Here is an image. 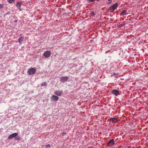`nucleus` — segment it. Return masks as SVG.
I'll return each mask as SVG.
<instances>
[{"label": "nucleus", "mask_w": 148, "mask_h": 148, "mask_svg": "<svg viewBox=\"0 0 148 148\" xmlns=\"http://www.w3.org/2000/svg\"><path fill=\"white\" fill-rule=\"evenodd\" d=\"M95 0H88V1H89V2H92L94 1Z\"/></svg>", "instance_id": "obj_20"}, {"label": "nucleus", "mask_w": 148, "mask_h": 148, "mask_svg": "<svg viewBox=\"0 0 148 148\" xmlns=\"http://www.w3.org/2000/svg\"><path fill=\"white\" fill-rule=\"evenodd\" d=\"M114 144V141L113 139L111 140L107 143V145L110 146L113 145Z\"/></svg>", "instance_id": "obj_7"}, {"label": "nucleus", "mask_w": 148, "mask_h": 148, "mask_svg": "<svg viewBox=\"0 0 148 148\" xmlns=\"http://www.w3.org/2000/svg\"><path fill=\"white\" fill-rule=\"evenodd\" d=\"M50 145H46V148H49L50 147Z\"/></svg>", "instance_id": "obj_17"}, {"label": "nucleus", "mask_w": 148, "mask_h": 148, "mask_svg": "<svg viewBox=\"0 0 148 148\" xmlns=\"http://www.w3.org/2000/svg\"><path fill=\"white\" fill-rule=\"evenodd\" d=\"M51 51H45L43 54V55L46 58H49L51 55Z\"/></svg>", "instance_id": "obj_3"}, {"label": "nucleus", "mask_w": 148, "mask_h": 148, "mask_svg": "<svg viewBox=\"0 0 148 148\" xmlns=\"http://www.w3.org/2000/svg\"><path fill=\"white\" fill-rule=\"evenodd\" d=\"M113 75H114V77H117L118 76L116 74H114Z\"/></svg>", "instance_id": "obj_21"}, {"label": "nucleus", "mask_w": 148, "mask_h": 148, "mask_svg": "<svg viewBox=\"0 0 148 148\" xmlns=\"http://www.w3.org/2000/svg\"><path fill=\"white\" fill-rule=\"evenodd\" d=\"M22 3L20 2H17L16 4V7L18 8H19V10L20 11H21L22 10L21 9V5H22Z\"/></svg>", "instance_id": "obj_6"}, {"label": "nucleus", "mask_w": 148, "mask_h": 148, "mask_svg": "<svg viewBox=\"0 0 148 148\" xmlns=\"http://www.w3.org/2000/svg\"><path fill=\"white\" fill-rule=\"evenodd\" d=\"M14 0H8V2L10 3H13Z\"/></svg>", "instance_id": "obj_16"}, {"label": "nucleus", "mask_w": 148, "mask_h": 148, "mask_svg": "<svg viewBox=\"0 0 148 148\" xmlns=\"http://www.w3.org/2000/svg\"><path fill=\"white\" fill-rule=\"evenodd\" d=\"M127 12V10H124L122 11V12L121 13V14L122 15H126L127 14L126 13V12Z\"/></svg>", "instance_id": "obj_13"}, {"label": "nucleus", "mask_w": 148, "mask_h": 148, "mask_svg": "<svg viewBox=\"0 0 148 148\" xmlns=\"http://www.w3.org/2000/svg\"><path fill=\"white\" fill-rule=\"evenodd\" d=\"M97 1H99V0H96Z\"/></svg>", "instance_id": "obj_23"}, {"label": "nucleus", "mask_w": 148, "mask_h": 148, "mask_svg": "<svg viewBox=\"0 0 148 148\" xmlns=\"http://www.w3.org/2000/svg\"><path fill=\"white\" fill-rule=\"evenodd\" d=\"M69 78L68 77L66 76L65 77H62L60 78V81L62 82H66L68 80Z\"/></svg>", "instance_id": "obj_4"}, {"label": "nucleus", "mask_w": 148, "mask_h": 148, "mask_svg": "<svg viewBox=\"0 0 148 148\" xmlns=\"http://www.w3.org/2000/svg\"><path fill=\"white\" fill-rule=\"evenodd\" d=\"M90 14H91L92 16H94L95 14L94 12H91Z\"/></svg>", "instance_id": "obj_18"}, {"label": "nucleus", "mask_w": 148, "mask_h": 148, "mask_svg": "<svg viewBox=\"0 0 148 148\" xmlns=\"http://www.w3.org/2000/svg\"><path fill=\"white\" fill-rule=\"evenodd\" d=\"M112 93L114 94L116 96L119 95V92L116 90H113L112 91Z\"/></svg>", "instance_id": "obj_10"}, {"label": "nucleus", "mask_w": 148, "mask_h": 148, "mask_svg": "<svg viewBox=\"0 0 148 148\" xmlns=\"http://www.w3.org/2000/svg\"><path fill=\"white\" fill-rule=\"evenodd\" d=\"M24 38V37H21L18 39V41L20 45L22 44L23 42Z\"/></svg>", "instance_id": "obj_11"}, {"label": "nucleus", "mask_w": 148, "mask_h": 148, "mask_svg": "<svg viewBox=\"0 0 148 148\" xmlns=\"http://www.w3.org/2000/svg\"><path fill=\"white\" fill-rule=\"evenodd\" d=\"M62 92V91L56 90L54 92V94L58 96H60Z\"/></svg>", "instance_id": "obj_9"}, {"label": "nucleus", "mask_w": 148, "mask_h": 148, "mask_svg": "<svg viewBox=\"0 0 148 148\" xmlns=\"http://www.w3.org/2000/svg\"><path fill=\"white\" fill-rule=\"evenodd\" d=\"M58 99V97L55 95H53L51 98V101H57Z\"/></svg>", "instance_id": "obj_8"}, {"label": "nucleus", "mask_w": 148, "mask_h": 148, "mask_svg": "<svg viewBox=\"0 0 148 148\" xmlns=\"http://www.w3.org/2000/svg\"><path fill=\"white\" fill-rule=\"evenodd\" d=\"M109 1H110V0H108Z\"/></svg>", "instance_id": "obj_24"}, {"label": "nucleus", "mask_w": 148, "mask_h": 148, "mask_svg": "<svg viewBox=\"0 0 148 148\" xmlns=\"http://www.w3.org/2000/svg\"><path fill=\"white\" fill-rule=\"evenodd\" d=\"M18 135V134L17 133H13L9 136L8 138V139H11L12 138L16 137Z\"/></svg>", "instance_id": "obj_5"}, {"label": "nucleus", "mask_w": 148, "mask_h": 148, "mask_svg": "<svg viewBox=\"0 0 148 148\" xmlns=\"http://www.w3.org/2000/svg\"><path fill=\"white\" fill-rule=\"evenodd\" d=\"M15 139L18 140H20L21 139V137L19 136H16L15 138Z\"/></svg>", "instance_id": "obj_15"}, {"label": "nucleus", "mask_w": 148, "mask_h": 148, "mask_svg": "<svg viewBox=\"0 0 148 148\" xmlns=\"http://www.w3.org/2000/svg\"><path fill=\"white\" fill-rule=\"evenodd\" d=\"M36 71V70L34 68H31L28 70L27 71V73L28 74L31 75L34 74Z\"/></svg>", "instance_id": "obj_2"}, {"label": "nucleus", "mask_w": 148, "mask_h": 148, "mask_svg": "<svg viewBox=\"0 0 148 148\" xmlns=\"http://www.w3.org/2000/svg\"><path fill=\"white\" fill-rule=\"evenodd\" d=\"M118 6V3H116L114 4L110 7L109 8V10L111 12H112L114 11L117 8Z\"/></svg>", "instance_id": "obj_1"}, {"label": "nucleus", "mask_w": 148, "mask_h": 148, "mask_svg": "<svg viewBox=\"0 0 148 148\" xmlns=\"http://www.w3.org/2000/svg\"><path fill=\"white\" fill-rule=\"evenodd\" d=\"M47 85V83L46 82H45L41 84V86H46Z\"/></svg>", "instance_id": "obj_14"}, {"label": "nucleus", "mask_w": 148, "mask_h": 148, "mask_svg": "<svg viewBox=\"0 0 148 148\" xmlns=\"http://www.w3.org/2000/svg\"><path fill=\"white\" fill-rule=\"evenodd\" d=\"M88 148H96L93 147H88Z\"/></svg>", "instance_id": "obj_22"}, {"label": "nucleus", "mask_w": 148, "mask_h": 148, "mask_svg": "<svg viewBox=\"0 0 148 148\" xmlns=\"http://www.w3.org/2000/svg\"><path fill=\"white\" fill-rule=\"evenodd\" d=\"M119 120L115 118H112L110 119V121L113 123H115L117 122Z\"/></svg>", "instance_id": "obj_12"}, {"label": "nucleus", "mask_w": 148, "mask_h": 148, "mask_svg": "<svg viewBox=\"0 0 148 148\" xmlns=\"http://www.w3.org/2000/svg\"><path fill=\"white\" fill-rule=\"evenodd\" d=\"M3 6L2 4H0V9L3 8Z\"/></svg>", "instance_id": "obj_19"}]
</instances>
